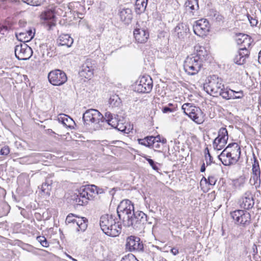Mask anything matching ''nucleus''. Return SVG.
<instances>
[{"mask_svg":"<svg viewBox=\"0 0 261 261\" xmlns=\"http://www.w3.org/2000/svg\"><path fill=\"white\" fill-rule=\"evenodd\" d=\"M204 88L208 94L214 97L221 96L224 99L234 97L232 92L224 87L222 80L215 75L210 77L208 82L204 85Z\"/></svg>","mask_w":261,"mask_h":261,"instance_id":"nucleus-2","label":"nucleus"},{"mask_svg":"<svg viewBox=\"0 0 261 261\" xmlns=\"http://www.w3.org/2000/svg\"><path fill=\"white\" fill-rule=\"evenodd\" d=\"M228 149H224L220 154L218 155L219 159L221 161L223 165L230 166L235 165L239 160L231 154V153L227 152Z\"/></svg>","mask_w":261,"mask_h":261,"instance_id":"nucleus-19","label":"nucleus"},{"mask_svg":"<svg viewBox=\"0 0 261 261\" xmlns=\"http://www.w3.org/2000/svg\"><path fill=\"white\" fill-rule=\"evenodd\" d=\"M22 1L31 6H37L38 2L35 0H22Z\"/></svg>","mask_w":261,"mask_h":261,"instance_id":"nucleus-52","label":"nucleus"},{"mask_svg":"<svg viewBox=\"0 0 261 261\" xmlns=\"http://www.w3.org/2000/svg\"><path fill=\"white\" fill-rule=\"evenodd\" d=\"M208 16L214 21L219 23L223 22L224 17L215 10H210Z\"/></svg>","mask_w":261,"mask_h":261,"instance_id":"nucleus-31","label":"nucleus"},{"mask_svg":"<svg viewBox=\"0 0 261 261\" xmlns=\"http://www.w3.org/2000/svg\"><path fill=\"white\" fill-rule=\"evenodd\" d=\"M190 6V7H193V9L196 10L198 7V0H187L185 4V6Z\"/></svg>","mask_w":261,"mask_h":261,"instance_id":"nucleus-38","label":"nucleus"},{"mask_svg":"<svg viewBox=\"0 0 261 261\" xmlns=\"http://www.w3.org/2000/svg\"><path fill=\"white\" fill-rule=\"evenodd\" d=\"M170 251L174 255H176L179 253L178 250L175 248H172Z\"/></svg>","mask_w":261,"mask_h":261,"instance_id":"nucleus-55","label":"nucleus"},{"mask_svg":"<svg viewBox=\"0 0 261 261\" xmlns=\"http://www.w3.org/2000/svg\"><path fill=\"white\" fill-rule=\"evenodd\" d=\"M134 31V35L136 40L140 43L146 42L149 37V32L147 29L141 28L139 24Z\"/></svg>","mask_w":261,"mask_h":261,"instance_id":"nucleus-18","label":"nucleus"},{"mask_svg":"<svg viewBox=\"0 0 261 261\" xmlns=\"http://www.w3.org/2000/svg\"><path fill=\"white\" fill-rule=\"evenodd\" d=\"M10 152L9 148L7 146H5L2 147L0 151V154L1 155H6Z\"/></svg>","mask_w":261,"mask_h":261,"instance_id":"nucleus-47","label":"nucleus"},{"mask_svg":"<svg viewBox=\"0 0 261 261\" xmlns=\"http://www.w3.org/2000/svg\"><path fill=\"white\" fill-rule=\"evenodd\" d=\"M228 139L227 130L224 127H221L219 132L218 135L213 141V147L215 149L221 150L227 143Z\"/></svg>","mask_w":261,"mask_h":261,"instance_id":"nucleus-14","label":"nucleus"},{"mask_svg":"<svg viewBox=\"0 0 261 261\" xmlns=\"http://www.w3.org/2000/svg\"><path fill=\"white\" fill-rule=\"evenodd\" d=\"M250 182L251 185L255 186L256 189L260 187V170L258 162L254 155V163L252 165V175L250 179Z\"/></svg>","mask_w":261,"mask_h":261,"instance_id":"nucleus-15","label":"nucleus"},{"mask_svg":"<svg viewBox=\"0 0 261 261\" xmlns=\"http://www.w3.org/2000/svg\"><path fill=\"white\" fill-rule=\"evenodd\" d=\"M208 154H210L208 148L206 147L204 149V155H208Z\"/></svg>","mask_w":261,"mask_h":261,"instance_id":"nucleus-62","label":"nucleus"},{"mask_svg":"<svg viewBox=\"0 0 261 261\" xmlns=\"http://www.w3.org/2000/svg\"><path fill=\"white\" fill-rule=\"evenodd\" d=\"M47 134L49 135H52L53 134H55V133L51 129H48L47 130Z\"/></svg>","mask_w":261,"mask_h":261,"instance_id":"nucleus-58","label":"nucleus"},{"mask_svg":"<svg viewBox=\"0 0 261 261\" xmlns=\"http://www.w3.org/2000/svg\"><path fill=\"white\" fill-rule=\"evenodd\" d=\"M108 189V188L107 187H105V188H100V187L97 186V190H96L97 195L98 196V195H100L102 194H104L107 191Z\"/></svg>","mask_w":261,"mask_h":261,"instance_id":"nucleus-49","label":"nucleus"},{"mask_svg":"<svg viewBox=\"0 0 261 261\" xmlns=\"http://www.w3.org/2000/svg\"><path fill=\"white\" fill-rule=\"evenodd\" d=\"M138 141L140 144L149 147L148 141L147 140L146 137L143 139H138Z\"/></svg>","mask_w":261,"mask_h":261,"instance_id":"nucleus-46","label":"nucleus"},{"mask_svg":"<svg viewBox=\"0 0 261 261\" xmlns=\"http://www.w3.org/2000/svg\"><path fill=\"white\" fill-rule=\"evenodd\" d=\"M184 113L197 124H201L204 121V114L201 110L190 103H184L182 106Z\"/></svg>","mask_w":261,"mask_h":261,"instance_id":"nucleus-4","label":"nucleus"},{"mask_svg":"<svg viewBox=\"0 0 261 261\" xmlns=\"http://www.w3.org/2000/svg\"><path fill=\"white\" fill-rule=\"evenodd\" d=\"M134 212V206L133 203L128 199L122 200L118 205L117 208V213L120 220L127 219V216H129Z\"/></svg>","mask_w":261,"mask_h":261,"instance_id":"nucleus-8","label":"nucleus"},{"mask_svg":"<svg viewBox=\"0 0 261 261\" xmlns=\"http://www.w3.org/2000/svg\"><path fill=\"white\" fill-rule=\"evenodd\" d=\"M115 191H116V189L114 188H113L110 191H109V193L112 196H114L115 193Z\"/></svg>","mask_w":261,"mask_h":261,"instance_id":"nucleus-59","label":"nucleus"},{"mask_svg":"<svg viewBox=\"0 0 261 261\" xmlns=\"http://www.w3.org/2000/svg\"><path fill=\"white\" fill-rule=\"evenodd\" d=\"M153 82L149 76L144 75L136 83L135 91L138 93H148L152 88Z\"/></svg>","mask_w":261,"mask_h":261,"instance_id":"nucleus-9","label":"nucleus"},{"mask_svg":"<svg viewBox=\"0 0 261 261\" xmlns=\"http://www.w3.org/2000/svg\"><path fill=\"white\" fill-rule=\"evenodd\" d=\"M194 33L199 36H205L209 32L210 24L206 19H201L197 20L193 24Z\"/></svg>","mask_w":261,"mask_h":261,"instance_id":"nucleus-16","label":"nucleus"},{"mask_svg":"<svg viewBox=\"0 0 261 261\" xmlns=\"http://www.w3.org/2000/svg\"><path fill=\"white\" fill-rule=\"evenodd\" d=\"M224 149H228L227 152L231 153L232 156L239 160L241 156V151L240 146L237 143L229 144Z\"/></svg>","mask_w":261,"mask_h":261,"instance_id":"nucleus-25","label":"nucleus"},{"mask_svg":"<svg viewBox=\"0 0 261 261\" xmlns=\"http://www.w3.org/2000/svg\"><path fill=\"white\" fill-rule=\"evenodd\" d=\"M121 224H116L115 221V223L112 225L110 229L109 230V231H107L106 234L112 237H117L121 233Z\"/></svg>","mask_w":261,"mask_h":261,"instance_id":"nucleus-29","label":"nucleus"},{"mask_svg":"<svg viewBox=\"0 0 261 261\" xmlns=\"http://www.w3.org/2000/svg\"><path fill=\"white\" fill-rule=\"evenodd\" d=\"M147 161L149 164V165L151 166L153 170H154L155 171H158L159 168L156 165V163H155V162L153 160H152L151 159H147Z\"/></svg>","mask_w":261,"mask_h":261,"instance_id":"nucleus-45","label":"nucleus"},{"mask_svg":"<svg viewBox=\"0 0 261 261\" xmlns=\"http://www.w3.org/2000/svg\"><path fill=\"white\" fill-rule=\"evenodd\" d=\"M258 63L261 64V49H260V51L258 53Z\"/></svg>","mask_w":261,"mask_h":261,"instance_id":"nucleus-63","label":"nucleus"},{"mask_svg":"<svg viewBox=\"0 0 261 261\" xmlns=\"http://www.w3.org/2000/svg\"><path fill=\"white\" fill-rule=\"evenodd\" d=\"M119 16L121 20L125 24H129L133 19L132 11L129 8H123L119 12Z\"/></svg>","mask_w":261,"mask_h":261,"instance_id":"nucleus-24","label":"nucleus"},{"mask_svg":"<svg viewBox=\"0 0 261 261\" xmlns=\"http://www.w3.org/2000/svg\"><path fill=\"white\" fill-rule=\"evenodd\" d=\"M196 50V54L193 57L198 59L201 63L206 60L208 56V53L205 48L203 46H199L195 47Z\"/></svg>","mask_w":261,"mask_h":261,"instance_id":"nucleus-27","label":"nucleus"},{"mask_svg":"<svg viewBox=\"0 0 261 261\" xmlns=\"http://www.w3.org/2000/svg\"><path fill=\"white\" fill-rule=\"evenodd\" d=\"M153 139L155 143H160L161 142V137L160 135H158L156 137L153 136Z\"/></svg>","mask_w":261,"mask_h":261,"instance_id":"nucleus-56","label":"nucleus"},{"mask_svg":"<svg viewBox=\"0 0 261 261\" xmlns=\"http://www.w3.org/2000/svg\"><path fill=\"white\" fill-rule=\"evenodd\" d=\"M152 147L154 148L158 149L160 148V145L159 143H155Z\"/></svg>","mask_w":261,"mask_h":261,"instance_id":"nucleus-61","label":"nucleus"},{"mask_svg":"<svg viewBox=\"0 0 261 261\" xmlns=\"http://www.w3.org/2000/svg\"><path fill=\"white\" fill-rule=\"evenodd\" d=\"M81 188L78 190L77 193H76V196L74 197L73 200L75 203L80 205H83L88 203V199L86 196H81Z\"/></svg>","mask_w":261,"mask_h":261,"instance_id":"nucleus-32","label":"nucleus"},{"mask_svg":"<svg viewBox=\"0 0 261 261\" xmlns=\"http://www.w3.org/2000/svg\"><path fill=\"white\" fill-rule=\"evenodd\" d=\"M67 257L71 259V260H72L73 261H77V260L73 257H72L70 255H67Z\"/></svg>","mask_w":261,"mask_h":261,"instance_id":"nucleus-64","label":"nucleus"},{"mask_svg":"<svg viewBox=\"0 0 261 261\" xmlns=\"http://www.w3.org/2000/svg\"><path fill=\"white\" fill-rule=\"evenodd\" d=\"M59 44L61 46L70 47L73 42V39L68 34H63L59 38Z\"/></svg>","mask_w":261,"mask_h":261,"instance_id":"nucleus-28","label":"nucleus"},{"mask_svg":"<svg viewBox=\"0 0 261 261\" xmlns=\"http://www.w3.org/2000/svg\"><path fill=\"white\" fill-rule=\"evenodd\" d=\"M35 35V33L32 30L29 29L25 32H20L16 34V36L17 39L21 42L23 43L27 42L31 40Z\"/></svg>","mask_w":261,"mask_h":261,"instance_id":"nucleus-26","label":"nucleus"},{"mask_svg":"<svg viewBox=\"0 0 261 261\" xmlns=\"http://www.w3.org/2000/svg\"><path fill=\"white\" fill-rule=\"evenodd\" d=\"M109 102L112 107H118L121 103V100L118 95H114L110 97Z\"/></svg>","mask_w":261,"mask_h":261,"instance_id":"nucleus-36","label":"nucleus"},{"mask_svg":"<svg viewBox=\"0 0 261 261\" xmlns=\"http://www.w3.org/2000/svg\"><path fill=\"white\" fill-rule=\"evenodd\" d=\"M125 250L129 252H141L144 249L143 244L141 241L140 238L130 236L126 239Z\"/></svg>","mask_w":261,"mask_h":261,"instance_id":"nucleus-10","label":"nucleus"},{"mask_svg":"<svg viewBox=\"0 0 261 261\" xmlns=\"http://www.w3.org/2000/svg\"><path fill=\"white\" fill-rule=\"evenodd\" d=\"M26 24H27V22L24 20H20L19 21V24L20 27H25Z\"/></svg>","mask_w":261,"mask_h":261,"instance_id":"nucleus-57","label":"nucleus"},{"mask_svg":"<svg viewBox=\"0 0 261 261\" xmlns=\"http://www.w3.org/2000/svg\"><path fill=\"white\" fill-rule=\"evenodd\" d=\"M247 34H239L237 36L236 42L238 45H242L244 41L246 38H247Z\"/></svg>","mask_w":261,"mask_h":261,"instance_id":"nucleus-41","label":"nucleus"},{"mask_svg":"<svg viewBox=\"0 0 261 261\" xmlns=\"http://www.w3.org/2000/svg\"><path fill=\"white\" fill-rule=\"evenodd\" d=\"M147 215L142 211H137L127 216V219L124 220L123 223L124 226L126 227L132 226L136 230L139 231L144 228L147 221Z\"/></svg>","mask_w":261,"mask_h":261,"instance_id":"nucleus-3","label":"nucleus"},{"mask_svg":"<svg viewBox=\"0 0 261 261\" xmlns=\"http://www.w3.org/2000/svg\"><path fill=\"white\" fill-rule=\"evenodd\" d=\"M113 115L115 116V117L116 118L117 120V123L113 126H111L112 127L117 128L118 130L121 131L122 132H125L126 130V127L123 126L122 124H119L118 123V115L114 114Z\"/></svg>","mask_w":261,"mask_h":261,"instance_id":"nucleus-40","label":"nucleus"},{"mask_svg":"<svg viewBox=\"0 0 261 261\" xmlns=\"http://www.w3.org/2000/svg\"><path fill=\"white\" fill-rule=\"evenodd\" d=\"M187 12H189L192 16H196L198 15L199 7H198L196 10L193 9V7L190 6H185Z\"/></svg>","mask_w":261,"mask_h":261,"instance_id":"nucleus-37","label":"nucleus"},{"mask_svg":"<svg viewBox=\"0 0 261 261\" xmlns=\"http://www.w3.org/2000/svg\"><path fill=\"white\" fill-rule=\"evenodd\" d=\"M121 261H139L137 258L135 257V256L132 254H128L127 256H125L123 257Z\"/></svg>","mask_w":261,"mask_h":261,"instance_id":"nucleus-43","label":"nucleus"},{"mask_svg":"<svg viewBox=\"0 0 261 261\" xmlns=\"http://www.w3.org/2000/svg\"><path fill=\"white\" fill-rule=\"evenodd\" d=\"M228 90L232 92L234 97H229L228 98H225V99H240L243 97V93L242 91H236L230 89H229Z\"/></svg>","mask_w":261,"mask_h":261,"instance_id":"nucleus-39","label":"nucleus"},{"mask_svg":"<svg viewBox=\"0 0 261 261\" xmlns=\"http://www.w3.org/2000/svg\"><path fill=\"white\" fill-rule=\"evenodd\" d=\"M189 31V29L186 24L179 23L174 29V35L179 39H183L187 36Z\"/></svg>","mask_w":261,"mask_h":261,"instance_id":"nucleus-22","label":"nucleus"},{"mask_svg":"<svg viewBox=\"0 0 261 261\" xmlns=\"http://www.w3.org/2000/svg\"><path fill=\"white\" fill-rule=\"evenodd\" d=\"M60 117L58 118V120L61 122L64 126L67 127H70V123L73 122V121L69 117H68L66 115L60 114Z\"/></svg>","mask_w":261,"mask_h":261,"instance_id":"nucleus-35","label":"nucleus"},{"mask_svg":"<svg viewBox=\"0 0 261 261\" xmlns=\"http://www.w3.org/2000/svg\"><path fill=\"white\" fill-rule=\"evenodd\" d=\"M114 223H115V220L112 215H105L100 217V226L101 230L106 234Z\"/></svg>","mask_w":261,"mask_h":261,"instance_id":"nucleus-20","label":"nucleus"},{"mask_svg":"<svg viewBox=\"0 0 261 261\" xmlns=\"http://www.w3.org/2000/svg\"><path fill=\"white\" fill-rule=\"evenodd\" d=\"M204 158L206 161V164L207 166L211 165L213 162V157L211 155V154H208V155H204Z\"/></svg>","mask_w":261,"mask_h":261,"instance_id":"nucleus-48","label":"nucleus"},{"mask_svg":"<svg viewBox=\"0 0 261 261\" xmlns=\"http://www.w3.org/2000/svg\"><path fill=\"white\" fill-rule=\"evenodd\" d=\"M146 138L147 141H148L149 148H150L154 145V144L155 143L154 140L153 139V136H147Z\"/></svg>","mask_w":261,"mask_h":261,"instance_id":"nucleus-51","label":"nucleus"},{"mask_svg":"<svg viewBox=\"0 0 261 261\" xmlns=\"http://www.w3.org/2000/svg\"><path fill=\"white\" fill-rule=\"evenodd\" d=\"M8 30V27L4 25H0V33L4 34L5 32Z\"/></svg>","mask_w":261,"mask_h":261,"instance_id":"nucleus-54","label":"nucleus"},{"mask_svg":"<svg viewBox=\"0 0 261 261\" xmlns=\"http://www.w3.org/2000/svg\"><path fill=\"white\" fill-rule=\"evenodd\" d=\"M97 186L94 185H88L85 187L81 188V196L87 197L88 200H92L97 195Z\"/></svg>","mask_w":261,"mask_h":261,"instance_id":"nucleus-21","label":"nucleus"},{"mask_svg":"<svg viewBox=\"0 0 261 261\" xmlns=\"http://www.w3.org/2000/svg\"><path fill=\"white\" fill-rule=\"evenodd\" d=\"M202 66V63L193 56H188L185 60L184 68L189 75H194L198 73Z\"/></svg>","mask_w":261,"mask_h":261,"instance_id":"nucleus-7","label":"nucleus"},{"mask_svg":"<svg viewBox=\"0 0 261 261\" xmlns=\"http://www.w3.org/2000/svg\"><path fill=\"white\" fill-rule=\"evenodd\" d=\"M52 188L51 184L49 183L47 180L41 185V191L44 196L48 197L50 195V191Z\"/></svg>","mask_w":261,"mask_h":261,"instance_id":"nucleus-34","label":"nucleus"},{"mask_svg":"<svg viewBox=\"0 0 261 261\" xmlns=\"http://www.w3.org/2000/svg\"><path fill=\"white\" fill-rule=\"evenodd\" d=\"M230 214L234 223L237 225L246 227L251 223V215L246 211L237 210Z\"/></svg>","mask_w":261,"mask_h":261,"instance_id":"nucleus-6","label":"nucleus"},{"mask_svg":"<svg viewBox=\"0 0 261 261\" xmlns=\"http://www.w3.org/2000/svg\"><path fill=\"white\" fill-rule=\"evenodd\" d=\"M14 51L15 57L19 60H27L33 54L32 48L25 43L17 45Z\"/></svg>","mask_w":261,"mask_h":261,"instance_id":"nucleus-13","label":"nucleus"},{"mask_svg":"<svg viewBox=\"0 0 261 261\" xmlns=\"http://www.w3.org/2000/svg\"><path fill=\"white\" fill-rule=\"evenodd\" d=\"M83 121L84 125L87 126L91 124H99L101 122H107L109 125L113 126L117 123V120L113 114L106 111L103 115L98 110L91 109L86 111L83 114Z\"/></svg>","mask_w":261,"mask_h":261,"instance_id":"nucleus-1","label":"nucleus"},{"mask_svg":"<svg viewBox=\"0 0 261 261\" xmlns=\"http://www.w3.org/2000/svg\"><path fill=\"white\" fill-rule=\"evenodd\" d=\"M48 79L50 83L54 86L62 85L67 80L66 73L59 69L50 71L48 74Z\"/></svg>","mask_w":261,"mask_h":261,"instance_id":"nucleus-11","label":"nucleus"},{"mask_svg":"<svg viewBox=\"0 0 261 261\" xmlns=\"http://www.w3.org/2000/svg\"><path fill=\"white\" fill-rule=\"evenodd\" d=\"M253 39L249 35H247V38L241 45L233 61L238 65H243L246 62V59L249 57L250 51L248 48L250 47Z\"/></svg>","mask_w":261,"mask_h":261,"instance_id":"nucleus-5","label":"nucleus"},{"mask_svg":"<svg viewBox=\"0 0 261 261\" xmlns=\"http://www.w3.org/2000/svg\"><path fill=\"white\" fill-rule=\"evenodd\" d=\"M74 215L72 214H69L66 219L65 223L67 224H76V231H85L88 226V220L85 217H76L77 218H74Z\"/></svg>","mask_w":261,"mask_h":261,"instance_id":"nucleus-12","label":"nucleus"},{"mask_svg":"<svg viewBox=\"0 0 261 261\" xmlns=\"http://www.w3.org/2000/svg\"><path fill=\"white\" fill-rule=\"evenodd\" d=\"M37 240L43 247H47L49 246L46 239L44 236H39L37 238Z\"/></svg>","mask_w":261,"mask_h":261,"instance_id":"nucleus-42","label":"nucleus"},{"mask_svg":"<svg viewBox=\"0 0 261 261\" xmlns=\"http://www.w3.org/2000/svg\"><path fill=\"white\" fill-rule=\"evenodd\" d=\"M208 182L209 185L214 186L216 184L217 179L214 176H210L207 178Z\"/></svg>","mask_w":261,"mask_h":261,"instance_id":"nucleus-50","label":"nucleus"},{"mask_svg":"<svg viewBox=\"0 0 261 261\" xmlns=\"http://www.w3.org/2000/svg\"><path fill=\"white\" fill-rule=\"evenodd\" d=\"M247 17L251 26L254 27L257 25L258 21L255 17H253L249 14L247 15Z\"/></svg>","mask_w":261,"mask_h":261,"instance_id":"nucleus-44","label":"nucleus"},{"mask_svg":"<svg viewBox=\"0 0 261 261\" xmlns=\"http://www.w3.org/2000/svg\"><path fill=\"white\" fill-rule=\"evenodd\" d=\"M205 171V164L203 163L201 167L200 171L201 172H203Z\"/></svg>","mask_w":261,"mask_h":261,"instance_id":"nucleus-60","label":"nucleus"},{"mask_svg":"<svg viewBox=\"0 0 261 261\" xmlns=\"http://www.w3.org/2000/svg\"><path fill=\"white\" fill-rule=\"evenodd\" d=\"M93 68L92 66H91L90 62L87 61L83 65L81 72L83 73V74L84 73H86V75L85 76H87L88 77H90L93 74Z\"/></svg>","mask_w":261,"mask_h":261,"instance_id":"nucleus-33","label":"nucleus"},{"mask_svg":"<svg viewBox=\"0 0 261 261\" xmlns=\"http://www.w3.org/2000/svg\"><path fill=\"white\" fill-rule=\"evenodd\" d=\"M162 111L164 113L172 112L174 111V109L170 108L168 106H165L162 108Z\"/></svg>","mask_w":261,"mask_h":261,"instance_id":"nucleus-53","label":"nucleus"},{"mask_svg":"<svg viewBox=\"0 0 261 261\" xmlns=\"http://www.w3.org/2000/svg\"><path fill=\"white\" fill-rule=\"evenodd\" d=\"M41 18L46 21L50 28L55 25V15L53 11L48 10L44 11L41 14Z\"/></svg>","mask_w":261,"mask_h":261,"instance_id":"nucleus-23","label":"nucleus"},{"mask_svg":"<svg viewBox=\"0 0 261 261\" xmlns=\"http://www.w3.org/2000/svg\"><path fill=\"white\" fill-rule=\"evenodd\" d=\"M148 0H136L135 12L138 14L143 13L147 7Z\"/></svg>","mask_w":261,"mask_h":261,"instance_id":"nucleus-30","label":"nucleus"},{"mask_svg":"<svg viewBox=\"0 0 261 261\" xmlns=\"http://www.w3.org/2000/svg\"><path fill=\"white\" fill-rule=\"evenodd\" d=\"M238 204L243 210L251 209L254 204V201L251 192L246 191L239 199Z\"/></svg>","mask_w":261,"mask_h":261,"instance_id":"nucleus-17","label":"nucleus"}]
</instances>
